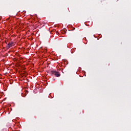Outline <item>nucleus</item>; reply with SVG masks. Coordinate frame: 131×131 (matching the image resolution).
<instances>
[{
    "instance_id": "7ed1b4c3",
    "label": "nucleus",
    "mask_w": 131,
    "mask_h": 131,
    "mask_svg": "<svg viewBox=\"0 0 131 131\" xmlns=\"http://www.w3.org/2000/svg\"><path fill=\"white\" fill-rule=\"evenodd\" d=\"M21 96H22V97H25L26 95L24 96V95H21Z\"/></svg>"
},
{
    "instance_id": "f257e3e1",
    "label": "nucleus",
    "mask_w": 131,
    "mask_h": 131,
    "mask_svg": "<svg viewBox=\"0 0 131 131\" xmlns=\"http://www.w3.org/2000/svg\"><path fill=\"white\" fill-rule=\"evenodd\" d=\"M51 73L52 75H55L56 77H60L61 76V74L56 71H51Z\"/></svg>"
},
{
    "instance_id": "20e7f679",
    "label": "nucleus",
    "mask_w": 131,
    "mask_h": 131,
    "mask_svg": "<svg viewBox=\"0 0 131 131\" xmlns=\"http://www.w3.org/2000/svg\"><path fill=\"white\" fill-rule=\"evenodd\" d=\"M26 93H28V91H26Z\"/></svg>"
},
{
    "instance_id": "f03ea898",
    "label": "nucleus",
    "mask_w": 131,
    "mask_h": 131,
    "mask_svg": "<svg viewBox=\"0 0 131 131\" xmlns=\"http://www.w3.org/2000/svg\"><path fill=\"white\" fill-rule=\"evenodd\" d=\"M14 45V42H9L7 46H6V48L8 49H10V48H11V47H12V46Z\"/></svg>"
}]
</instances>
